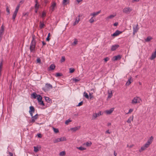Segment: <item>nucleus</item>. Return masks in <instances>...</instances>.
I'll list each match as a JSON object with an SVG mask.
<instances>
[{"mask_svg": "<svg viewBox=\"0 0 156 156\" xmlns=\"http://www.w3.org/2000/svg\"><path fill=\"white\" fill-rule=\"evenodd\" d=\"M53 87L50 84L46 83L45 84V87H43L42 89L46 92L48 91L50 89H52Z\"/></svg>", "mask_w": 156, "mask_h": 156, "instance_id": "f257e3e1", "label": "nucleus"}, {"mask_svg": "<svg viewBox=\"0 0 156 156\" xmlns=\"http://www.w3.org/2000/svg\"><path fill=\"white\" fill-rule=\"evenodd\" d=\"M36 44V42L31 41L30 47V49L31 52H34L35 51Z\"/></svg>", "mask_w": 156, "mask_h": 156, "instance_id": "f03ea898", "label": "nucleus"}, {"mask_svg": "<svg viewBox=\"0 0 156 156\" xmlns=\"http://www.w3.org/2000/svg\"><path fill=\"white\" fill-rule=\"evenodd\" d=\"M5 31L4 26L3 24L1 26L0 29V42L2 40Z\"/></svg>", "mask_w": 156, "mask_h": 156, "instance_id": "7ed1b4c3", "label": "nucleus"}, {"mask_svg": "<svg viewBox=\"0 0 156 156\" xmlns=\"http://www.w3.org/2000/svg\"><path fill=\"white\" fill-rule=\"evenodd\" d=\"M31 120H30V122L34 123L35 120L38 118V115L37 114H36L35 115L33 116V115H31Z\"/></svg>", "mask_w": 156, "mask_h": 156, "instance_id": "20e7f679", "label": "nucleus"}, {"mask_svg": "<svg viewBox=\"0 0 156 156\" xmlns=\"http://www.w3.org/2000/svg\"><path fill=\"white\" fill-rule=\"evenodd\" d=\"M132 10V9L131 8L128 7L126 8H125L123 10V12L124 13L126 14H128Z\"/></svg>", "mask_w": 156, "mask_h": 156, "instance_id": "39448f33", "label": "nucleus"}, {"mask_svg": "<svg viewBox=\"0 0 156 156\" xmlns=\"http://www.w3.org/2000/svg\"><path fill=\"white\" fill-rule=\"evenodd\" d=\"M138 25L137 24L136 25L133 26V34H135V33H136L139 30V28L138 27Z\"/></svg>", "mask_w": 156, "mask_h": 156, "instance_id": "423d86ee", "label": "nucleus"}, {"mask_svg": "<svg viewBox=\"0 0 156 156\" xmlns=\"http://www.w3.org/2000/svg\"><path fill=\"white\" fill-rule=\"evenodd\" d=\"M56 3L53 2L50 8V11L51 12H52L54 10L56 6Z\"/></svg>", "mask_w": 156, "mask_h": 156, "instance_id": "0eeeda50", "label": "nucleus"}, {"mask_svg": "<svg viewBox=\"0 0 156 156\" xmlns=\"http://www.w3.org/2000/svg\"><path fill=\"white\" fill-rule=\"evenodd\" d=\"M35 112V108L33 106H30V110L29 111V113H30V115H33V113Z\"/></svg>", "mask_w": 156, "mask_h": 156, "instance_id": "6e6552de", "label": "nucleus"}, {"mask_svg": "<svg viewBox=\"0 0 156 156\" xmlns=\"http://www.w3.org/2000/svg\"><path fill=\"white\" fill-rule=\"evenodd\" d=\"M154 139V138L152 136H151L150 139L148 140L147 142V147L152 143Z\"/></svg>", "mask_w": 156, "mask_h": 156, "instance_id": "1a4fd4ad", "label": "nucleus"}, {"mask_svg": "<svg viewBox=\"0 0 156 156\" xmlns=\"http://www.w3.org/2000/svg\"><path fill=\"white\" fill-rule=\"evenodd\" d=\"M101 115V112H99L98 113H94L92 115V119H94L97 117H98L99 116H100Z\"/></svg>", "mask_w": 156, "mask_h": 156, "instance_id": "9d476101", "label": "nucleus"}, {"mask_svg": "<svg viewBox=\"0 0 156 156\" xmlns=\"http://www.w3.org/2000/svg\"><path fill=\"white\" fill-rule=\"evenodd\" d=\"M139 98L137 97L134 98L132 100V104H136L138 102H139Z\"/></svg>", "mask_w": 156, "mask_h": 156, "instance_id": "9b49d317", "label": "nucleus"}, {"mask_svg": "<svg viewBox=\"0 0 156 156\" xmlns=\"http://www.w3.org/2000/svg\"><path fill=\"white\" fill-rule=\"evenodd\" d=\"M119 46L118 44H115L112 45L111 48V50L112 51H114L116 49L119 47Z\"/></svg>", "mask_w": 156, "mask_h": 156, "instance_id": "f8f14e48", "label": "nucleus"}, {"mask_svg": "<svg viewBox=\"0 0 156 156\" xmlns=\"http://www.w3.org/2000/svg\"><path fill=\"white\" fill-rule=\"evenodd\" d=\"M122 33V31H120L119 30H117L115 31V32L112 35V36H116L119 34H121Z\"/></svg>", "mask_w": 156, "mask_h": 156, "instance_id": "ddd939ff", "label": "nucleus"}, {"mask_svg": "<svg viewBox=\"0 0 156 156\" xmlns=\"http://www.w3.org/2000/svg\"><path fill=\"white\" fill-rule=\"evenodd\" d=\"M156 57V48L155 49V51L153 53H152L150 59L151 60H152L154 59Z\"/></svg>", "mask_w": 156, "mask_h": 156, "instance_id": "4468645a", "label": "nucleus"}, {"mask_svg": "<svg viewBox=\"0 0 156 156\" xmlns=\"http://www.w3.org/2000/svg\"><path fill=\"white\" fill-rule=\"evenodd\" d=\"M80 126H77L76 127H75L74 128H71L70 129V130L71 131H72L73 132H75L76 131L80 129Z\"/></svg>", "mask_w": 156, "mask_h": 156, "instance_id": "2eb2a0df", "label": "nucleus"}, {"mask_svg": "<svg viewBox=\"0 0 156 156\" xmlns=\"http://www.w3.org/2000/svg\"><path fill=\"white\" fill-rule=\"evenodd\" d=\"M46 101L49 103H52V100L50 99L48 97H44Z\"/></svg>", "mask_w": 156, "mask_h": 156, "instance_id": "dca6fc26", "label": "nucleus"}, {"mask_svg": "<svg viewBox=\"0 0 156 156\" xmlns=\"http://www.w3.org/2000/svg\"><path fill=\"white\" fill-rule=\"evenodd\" d=\"M133 81V80L132 79V77H130V78L128 79V81L126 83V85H129Z\"/></svg>", "mask_w": 156, "mask_h": 156, "instance_id": "f3484780", "label": "nucleus"}, {"mask_svg": "<svg viewBox=\"0 0 156 156\" xmlns=\"http://www.w3.org/2000/svg\"><path fill=\"white\" fill-rule=\"evenodd\" d=\"M114 110V108H111L110 110H107L106 111V112L107 114H111L113 111Z\"/></svg>", "mask_w": 156, "mask_h": 156, "instance_id": "a211bd4d", "label": "nucleus"}, {"mask_svg": "<svg viewBox=\"0 0 156 156\" xmlns=\"http://www.w3.org/2000/svg\"><path fill=\"white\" fill-rule=\"evenodd\" d=\"M113 58H114V60L115 61L120 60L121 58V57L120 55H118L117 56H115Z\"/></svg>", "mask_w": 156, "mask_h": 156, "instance_id": "6ab92c4d", "label": "nucleus"}, {"mask_svg": "<svg viewBox=\"0 0 156 156\" xmlns=\"http://www.w3.org/2000/svg\"><path fill=\"white\" fill-rule=\"evenodd\" d=\"M92 143L90 141L87 142L83 144V145H85L87 147H89L91 145Z\"/></svg>", "mask_w": 156, "mask_h": 156, "instance_id": "aec40b11", "label": "nucleus"}, {"mask_svg": "<svg viewBox=\"0 0 156 156\" xmlns=\"http://www.w3.org/2000/svg\"><path fill=\"white\" fill-rule=\"evenodd\" d=\"M146 143L145 144H144V146H143L141 147V149L139 150V151L140 152H141L142 151L144 150L145 149H146Z\"/></svg>", "mask_w": 156, "mask_h": 156, "instance_id": "412c9836", "label": "nucleus"}, {"mask_svg": "<svg viewBox=\"0 0 156 156\" xmlns=\"http://www.w3.org/2000/svg\"><path fill=\"white\" fill-rule=\"evenodd\" d=\"M101 11H99L97 12H94L93 13H91L90 15L91 16H95L98 15L99 13H100Z\"/></svg>", "mask_w": 156, "mask_h": 156, "instance_id": "4be33fe9", "label": "nucleus"}, {"mask_svg": "<svg viewBox=\"0 0 156 156\" xmlns=\"http://www.w3.org/2000/svg\"><path fill=\"white\" fill-rule=\"evenodd\" d=\"M37 99L38 102L42 100V98L40 95L38 94L37 96Z\"/></svg>", "mask_w": 156, "mask_h": 156, "instance_id": "5701e85b", "label": "nucleus"}, {"mask_svg": "<svg viewBox=\"0 0 156 156\" xmlns=\"http://www.w3.org/2000/svg\"><path fill=\"white\" fill-rule=\"evenodd\" d=\"M108 98H111L112 95V91H108Z\"/></svg>", "mask_w": 156, "mask_h": 156, "instance_id": "b1692460", "label": "nucleus"}, {"mask_svg": "<svg viewBox=\"0 0 156 156\" xmlns=\"http://www.w3.org/2000/svg\"><path fill=\"white\" fill-rule=\"evenodd\" d=\"M20 5H18L16 7L15 10L14 12V13L17 14V12H18L19 9Z\"/></svg>", "mask_w": 156, "mask_h": 156, "instance_id": "393cba45", "label": "nucleus"}, {"mask_svg": "<svg viewBox=\"0 0 156 156\" xmlns=\"http://www.w3.org/2000/svg\"><path fill=\"white\" fill-rule=\"evenodd\" d=\"M31 96L33 97L34 98H36L37 96V95L35 92H34L31 95Z\"/></svg>", "mask_w": 156, "mask_h": 156, "instance_id": "a878e982", "label": "nucleus"}, {"mask_svg": "<svg viewBox=\"0 0 156 156\" xmlns=\"http://www.w3.org/2000/svg\"><path fill=\"white\" fill-rule=\"evenodd\" d=\"M133 116L132 117H130L129 119H128V120H127V122H128V123H130L131 122V121L132 120L133 121Z\"/></svg>", "mask_w": 156, "mask_h": 156, "instance_id": "bb28decb", "label": "nucleus"}, {"mask_svg": "<svg viewBox=\"0 0 156 156\" xmlns=\"http://www.w3.org/2000/svg\"><path fill=\"white\" fill-rule=\"evenodd\" d=\"M44 26L45 25L43 23H42L41 22H40L39 27L40 29L43 28Z\"/></svg>", "mask_w": 156, "mask_h": 156, "instance_id": "cd10ccee", "label": "nucleus"}, {"mask_svg": "<svg viewBox=\"0 0 156 156\" xmlns=\"http://www.w3.org/2000/svg\"><path fill=\"white\" fill-rule=\"evenodd\" d=\"M55 67V66L54 65L51 64L50 66V70H54Z\"/></svg>", "mask_w": 156, "mask_h": 156, "instance_id": "c85d7f7f", "label": "nucleus"}, {"mask_svg": "<svg viewBox=\"0 0 156 156\" xmlns=\"http://www.w3.org/2000/svg\"><path fill=\"white\" fill-rule=\"evenodd\" d=\"M153 38L151 36H148L147 37V42L150 41Z\"/></svg>", "mask_w": 156, "mask_h": 156, "instance_id": "c756f323", "label": "nucleus"}, {"mask_svg": "<svg viewBox=\"0 0 156 156\" xmlns=\"http://www.w3.org/2000/svg\"><path fill=\"white\" fill-rule=\"evenodd\" d=\"M83 96L87 98H89V96L87 94L86 92H84L83 93Z\"/></svg>", "mask_w": 156, "mask_h": 156, "instance_id": "7c9ffc66", "label": "nucleus"}, {"mask_svg": "<svg viewBox=\"0 0 156 156\" xmlns=\"http://www.w3.org/2000/svg\"><path fill=\"white\" fill-rule=\"evenodd\" d=\"M62 75V73H58L56 74L55 76L56 77H58V76H61Z\"/></svg>", "mask_w": 156, "mask_h": 156, "instance_id": "2f4dec72", "label": "nucleus"}, {"mask_svg": "<svg viewBox=\"0 0 156 156\" xmlns=\"http://www.w3.org/2000/svg\"><path fill=\"white\" fill-rule=\"evenodd\" d=\"M114 16H115L112 15H111L108 16V17H107L106 18V19L107 20H108V19H112V18H113Z\"/></svg>", "mask_w": 156, "mask_h": 156, "instance_id": "473e14b6", "label": "nucleus"}, {"mask_svg": "<svg viewBox=\"0 0 156 156\" xmlns=\"http://www.w3.org/2000/svg\"><path fill=\"white\" fill-rule=\"evenodd\" d=\"M66 152L65 151H62L60 152L59 155L61 156H63L65 155Z\"/></svg>", "mask_w": 156, "mask_h": 156, "instance_id": "72a5a7b5", "label": "nucleus"}, {"mask_svg": "<svg viewBox=\"0 0 156 156\" xmlns=\"http://www.w3.org/2000/svg\"><path fill=\"white\" fill-rule=\"evenodd\" d=\"M65 60V56H62V57L61 59L60 62H64Z\"/></svg>", "mask_w": 156, "mask_h": 156, "instance_id": "f704fd0d", "label": "nucleus"}, {"mask_svg": "<svg viewBox=\"0 0 156 156\" xmlns=\"http://www.w3.org/2000/svg\"><path fill=\"white\" fill-rule=\"evenodd\" d=\"M77 149H78L80 150H81V151H83V150L86 149V148H84L83 147H77Z\"/></svg>", "mask_w": 156, "mask_h": 156, "instance_id": "c9c22d12", "label": "nucleus"}, {"mask_svg": "<svg viewBox=\"0 0 156 156\" xmlns=\"http://www.w3.org/2000/svg\"><path fill=\"white\" fill-rule=\"evenodd\" d=\"M68 3L67 0H63L62 4L64 5H66Z\"/></svg>", "mask_w": 156, "mask_h": 156, "instance_id": "e433bc0d", "label": "nucleus"}, {"mask_svg": "<svg viewBox=\"0 0 156 156\" xmlns=\"http://www.w3.org/2000/svg\"><path fill=\"white\" fill-rule=\"evenodd\" d=\"M53 129L55 133H57L59 132L58 129L55 128L53 127Z\"/></svg>", "mask_w": 156, "mask_h": 156, "instance_id": "4c0bfd02", "label": "nucleus"}, {"mask_svg": "<svg viewBox=\"0 0 156 156\" xmlns=\"http://www.w3.org/2000/svg\"><path fill=\"white\" fill-rule=\"evenodd\" d=\"M59 139L60 141H63L66 140V139L64 137H61L60 138H59Z\"/></svg>", "mask_w": 156, "mask_h": 156, "instance_id": "58836bf2", "label": "nucleus"}, {"mask_svg": "<svg viewBox=\"0 0 156 156\" xmlns=\"http://www.w3.org/2000/svg\"><path fill=\"white\" fill-rule=\"evenodd\" d=\"M39 104L41 105L44 106V103L43 101H42V100L41 101H40L38 102Z\"/></svg>", "mask_w": 156, "mask_h": 156, "instance_id": "ea45409f", "label": "nucleus"}, {"mask_svg": "<svg viewBox=\"0 0 156 156\" xmlns=\"http://www.w3.org/2000/svg\"><path fill=\"white\" fill-rule=\"evenodd\" d=\"M2 67V62H1L0 63V74H1V72Z\"/></svg>", "mask_w": 156, "mask_h": 156, "instance_id": "a19ab883", "label": "nucleus"}, {"mask_svg": "<svg viewBox=\"0 0 156 156\" xmlns=\"http://www.w3.org/2000/svg\"><path fill=\"white\" fill-rule=\"evenodd\" d=\"M6 11L7 12V15L9 14L10 13L9 9V7L8 6H6Z\"/></svg>", "mask_w": 156, "mask_h": 156, "instance_id": "79ce46f5", "label": "nucleus"}, {"mask_svg": "<svg viewBox=\"0 0 156 156\" xmlns=\"http://www.w3.org/2000/svg\"><path fill=\"white\" fill-rule=\"evenodd\" d=\"M34 151L35 152H37L39 151L37 147H34Z\"/></svg>", "mask_w": 156, "mask_h": 156, "instance_id": "37998d69", "label": "nucleus"}, {"mask_svg": "<svg viewBox=\"0 0 156 156\" xmlns=\"http://www.w3.org/2000/svg\"><path fill=\"white\" fill-rule=\"evenodd\" d=\"M94 18L93 17L91 18V19L89 20V22L90 23H93L94 21Z\"/></svg>", "mask_w": 156, "mask_h": 156, "instance_id": "c03bdc74", "label": "nucleus"}, {"mask_svg": "<svg viewBox=\"0 0 156 156\" xmlns=\"http://www.w3.org/2000/svg\"><path fill=\"white\" fill-rule=\"evenodd\" d=\"M60 142L59 139V138H58L56 139L54 141V143H56Z\"/></svg>", "mask_w": 156, "mask_h": 156, "instance_id": "a18cd8bd", "label": "nucleus"}, {"mask_svg": "<svg viewBox=\"0 0 156 156\" xmlns=\"http://www.w3.org/2000/svg\"><path fill=\"white\" fill-rule=\"evenodd\" d=\"M71 121V120H70L69 119H68L65 121V123L66 125H68L69 123Z\"/></svg>", "mask_w": 156, "mask_h": 156, "instance_id": "49530a36", "label": "nucleus"}, {"mask_svg": "<svg viewBox=\"0 0 156 156\" xmlns=\"http://www.w3.org/2000/svg\"><path fill=\"white\" fill-rule=\"evenodd\" d=\"M78 41L76 39H75L74 41L72 44V45H76L77 44Z\"/></svg>", "mask_w": 156, "mask_h": 156, "instance_id": "de8ad7c7", "label": "nucleus"}, {"mask_svg": "<svg viewBox=\"0 0 156 156\" xmlns=\"http://www.w3.org/2000/svg\"><path fill=\"white\" fill-rule=\"evenodd\" d=\"M75 71V69H72L70 68L69 69V72L71 73H73Z\"/></svg>", "mask_w": 156, "mask_h": 156, "instance_id": "09e8293b", "label": "nucleus"}, {"mask_svg": "<svg viewBox=\"0 0 156 156\" xmlns=\"http://www.w3.org/2000/svg\"><path fill=\"white\" fill-rule=\"evenodd\" d=\"M17 14L13 13V14L12 16V19L14 20L15 19L16 16Z\"/></svg>", "mask_w": 156, "mask_h": 156, "instance_id": "8fccbe9b", "label": "nucleus"}, {"mask_svg": "<svg viewBox=\"0 0 156 156\" xmlns=\"http://www.w3.org/2000/svg\"><path fill=\"white\" fill-rule=\"evenodd\" d=\"M80 80L79 78L76 79L75 78L73 79V80L74 81H75V82H78V81H79Z\"/></svg>", "mask_w": 156, "mask_h": 156, "instance_id": "3c124183", "label": "nucleus"}, {"mask_svg": "<svg viewBox=\"0 0 156 156\" xmlns=\"http://www.w3.org/2000/svg\"><path fill=\"white\" fill-rule=\"evenodd\" d=\"M46 13L45 12H43L42 13L41 17H43L44 16H45L46 15Z\"/></svg>", "mask_w": 156, "mask_h": 156, "instance_id": "603ef678", "label": "nucleus"}, {"mask_svg": "<svg viewBox=\"0 0 156 156\" xmlns=\"http://www.w3.org/2000/svg\"><path fill=\"white\" fill-rule=\"evenodd\" d=\"M83 103V101H81L77 105V106H80L82 105Z\"/></svg>", "mask_w": 156, "mask_h": 156, "instance_id": "864d4df0", "label": "nucleus"}, {"mask_svg": "<svg viewBox=\"0 0 156 156\" xmlns=\"http://www.w3.org/2000/svg\"><path fill=\"white\" fill-rule=\"evenodd\" d=\"M133 110L132 109H130L129 111L128 112L126 113V114H128L130 113L133 111Z\"/></svg>", "mask_w": 156, "mask_h": 156, "instance_id": "5fc2aeb1", "label": "nucleus"}, {"mask_svg": "<svg viewBox=\"0 0 156 156\" xmlns=\"http://www.w3.org/2000/svg\"><path fill=\"white\" fill-rule=\"evenodd\" d=\"M37 63H41V60L40 58H37Z\"/></svg>", "mask_w": 156, "mask_h": 156, "instance_id": "6e6d98bb", "label": "nucleus"}, {"mask_svg": "<svg viewBox=\"0 0 156 156\" xmlns=\"http://www.w3.org/2000/svg\"><path fill=\"white\" fill-rule=\"evenodd\" d=\"M35 36L34 35L32 36V40L31 41H33L34 42H36L35 40Z\"/></svg>", "mask_w": 156, "mask_h": 156, "instance_id": "4d7b16f0", "label": "nucleus"}, {"mask_svg": "<svg viewBox=\"0 0 156 156\" xmlns=\"http://www.w3.org/2000/svg\"><path fill=\"white\" fill-rule=\"evenodd\" d=\"M109 58L108 57H106L104 58L105 61V62H106L107 61H108V60H109Z\"/></svg>", "mask_w": 156, "mask_h": 156, "instance_id": "13d9d810", "label": "nucleus"}, {"mask_svg": "<svg viewBox=\"0 0 156 156\" xmlns=\"http://www.w3.org/2000/svg\"><path fill=\"white\" fill-rule=\"evenodd\" d=\"M80 15H79L78 16V18H76V21H77V23H78L79 21V20H80V18H79V17H80Z\"/></svg>", "mask_w": 156, "mask_h": 156, "instance_id": "bf43d9fd", "label": "nucleus"}, {"mask_svg": "<svg viewBox=\"0 0 156 156\" xmlns=\"http://www.w3.org/2000/svg\"><path fill=\"white\" fill-rule=\"evenodd\" d=\"M37 4L36 3L35 5V7L36 9H38L39 8V5H37Z\"/></svg>", "mask_w": 156, "mask_h": 156, "instance_id": "052dcab7", "label": "nucleus"}, {"mask_svg": "<svg viewBox=\"0 0 156 156\" xmlns=\"http://www.w3.org/2000/svg\"><path fill=\"white\" fill-rule=\"evenodd\" d=\"M37 136L39 138H41L42 137L41 134L40 133H38L37 134Z\"/></svg>", "mask_w": 156, "mask_h": 156, "instance_id": "680f3d73", "label": "nucleus"}, {"mask_svg": "<svg viewBox=\"0 0 156 156\" xmlns=\"http://www.w3.org/2000/svg\"><path fill=\"white\" fill-rule=\"evenodd\" d=\"M118 22H115L114 24L113 25L115 26H116L118 25Z\"/></svg>", "mask_w": 156, "mask_h": 156, "instance_id": "e2e57ef3", "label": "nucleus"}, {"mask_svg": "<svg viewBox=\"0 0 156 156\" xmlns=\"http://www.w3.org/2000/svg\"><path fill=\"white\" fill-rule=\"evenodd\" d=\"M9 156H13V154L10 152H9Z\"/></svg>", "mask_w": 156, "mask_h": 156, "instance_id": "0e129e2a", "label": "nucleus"}, {"mask_svg": "<svg viewBox=\"0 0 156 156\" xmlns=\"http://www.w3.org/2000/svg\"><path fill=\"white\" fill-rule=\"evenodd\" d=\"M50 40L49 37H47V38L46 39V40L48 41H49Z\"/></svg>", "mask_w": 156, "mask_h": 156, "instance_id": "69168bd1", "label": "nucleus"}, {"mask_svg": "<svg viewBox=\"0 0 156 156\" xmlns=\"http://www.w3.org/2000/svg\"><path fill=\"white\" fill-rule=\"evenodd\" d=\"M42 43L43 45H44L46 44V43L44 41H42Z\"/></svg>", "mask_w": 156, "mask_h": 156, "instance_id": "338daca9", "label": "nucleus"}, {"mask_svg": "<svg viewBox=\"0 0 156 156\" xmlns=\"http://www.w3.org/2000/svg\"><path fill=\"white\" fill-rule=\"evenodd\" d=\"M114 155L115 156H116L117 155V153L115 152V151H114Z\"/></svg>", "mask_w": 156, "mask_h": 156, "instance_id": "774afa93", "label": "nucleus"}]
</instances>
